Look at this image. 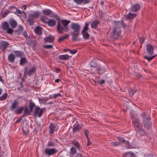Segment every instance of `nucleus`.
<instances>
[{
    "instance_id": "9d476101",
    "label": "nucleus",
    "mask_w": 157,
    "mask_h": 157,
    "mask_svg": "<svg viewBox=\"0 0 157 157\" xmlns=\"http://www.w3.org/2000/svg\"><path fill=\"white\" fill-rule=\"evenodd\" d=\"M43 13L46 15L49 16H49L50 17H53V16H56V15H55V13L52 11L50 10L49 9H46L43 10Z\"/></svg>"
},
{
    "instance_id": "aec40b11",
    "label": "nucleus",
    "mask_w": 157,
    "mask_h": 157,
    "mask_svg": "<svg viewBox=\"0 0 157 157\" xmlns=\"http://www.w3.org/2000/svg\"><path fill=\"white\" fill-rule=\"evenodd\" d=\"M100 23L99 21L98 20H96L93 21L91 24V26L92 28L96 29Z\"/></svg>"
},
{
    "instance_id": "0e129e2a",
    "label": "nucleus",
    "mask_w": 157,
    "mask_h": 157,
    "mask_svg": "<svg viewBox=\"0 0 157 157\" xmlns=\"http://www.w3.org/2000/svg\"><path fill=\"white\" fill-rule=\"evenodd\" d=\"M136 91L134 90H132L131 92H129V95L130 96H132L135 93Z\"/></svg>"
},
{
    "instance_id": "4d7b16f0",
    "label": "nucleus",
    "mask_w": 157,
    "mask_h": 157,
    "mask_svg": "<svg viewBox=\"0 0 157 157\" xmlns=\"http://www.w3.org/2000/svg\"><path fill=\"white\" fill-rule=\"evenodd\" d=\"M53 46L51 45H48L44 46V47L47 49H51L53 48Z\"/></svg>"
},
{
    "instance_id": "a18cd8bd",
    "label": "nucleus",
    "mask_w": 157,
    "mask_h": 157,
    "mask_svg": "<svg viewBox=\"0 0 157 157\" xmlns=\"http://www.w3.org/2000/svg\"><path fill=\"white\" fill-rule=\"evenodd\" d=\"M48 17H46L45 16H43L41 17L40 18V20L43 22L45 23H47L48 21H47L46 19Z\"/></svg>"
},
{
    "instance_id": "a878e982",
    "label": "nucleus",
    "mask_w": 157,
    "mask_h": 157,
    "mask_svg": "<svg viewBox=\"0 0 157 157\" xmlns=\"http://www.w3.org/2000/svg\"><path fill=\"white\" fill-rule=\"evenodd\" d=\"M81 129V127L78 124H75L73 126V133H75Z\"/></svg>"
},
{
    "instance_id": "9b49d317",
    "label": "nucleus",
    "mask_w": 157,
    "mask_h": 157,
    "mask_svg": "<svg viewBox=\"0 0 157 157\" xmlns=\"http://www.w3.org/2000/svg\"><path fill=\"white\" fill-rule=\"evenodd\" d=\"M146 49L147 52L149 55H151L153 54L154 49L151 44H147L146 45Z\"/></svg>"
},
{
    "instance_id": "de8ad7c7",
    "label": "nucleus",
    "mask_w": 157,
    "mask_h": 157,
    "mask_svg": "<svg viewBox=\"0 0 157 157\" xmlns=\"http://www.w3.org/2000/svg\"><path fill=\"white\" fill-rule=\"evenodd\" d=\"M55 144L52 141H50L48 142L47 146L48 147H54L55 146Z\"/></svg>"
},
{
    "instance_id": "b1692460",
    "label": "nucleus",
    "mask_w": 157,
    "mask_h": 157,
    "mask_svg": "<svg viewBox=\"0 0 157 157\" xmlns=\"http://www.w3.org/2000/svg\"><path fill=\"white\" fill-rule=\"evenodd\" d=\"M35 32L37 34L40 35L42 34V28L40 26L36 27L34 29Z\"/></svg>"
},
{
    "instance_id": "6e6d98bb",
    "label": "nucleus",
    "mask_w": 157,
    "mask_h": 157,
    "mask_svg": "<svg viewBox=\"0 0 157 157\" xmlns=\"http://www.w3.org/2000/svg\"><path fill=\"white\" fill-rule=\"evenodd\" d=\"M73 1L77 4H81L82 3V0H73Z\"/></svg>"
},
{
    "instance_id": "20e7f679",
    "label": "nucleus",
    "mask_w": 157,
    "mask_h": 157,
    "mask_svg": "<svg viewBox=\"0 0 157 157\" xmlns=\"http://www.w3.org/2000/svg\"><path fill=\"white\" fill-rule=\"evenodd\" d=\"M132 122L135 128L136 135L139 136H144L145 132L144 130L142 129V125L140 123V120L138 118H134L132 119Z\"/></svg>"
},
{
    "instance_id": "a211bd4d",
    "label": "nucleus",
    "mask_w": 157,
    "mask_h": 157,
    "mask_svg": "<svg viewBox=\"0 0 157 157\" xmlns=\"http://www.w3.org/2000/svg\"><path fill=\"white\" fill-rule=\"evenodd\" d=\"M54 37L52 36L51 35H49L48 37L44 38V41L46 42L52 43L54 41Z\"/></svg>"
},
{
    "instance_id": "412c9836",
    "label": "nucleus",
    "mask_w": 157,
    "mask_h": 157,
    "mask_svg": "<svg viewBox=\"0 0 157 157\" xmlns=\"http://www.w3.org/2000/svg\"><path fill=\"white\" fill-rule=\"evenodd\" d=\"M56 22L55 20L53 19H50L48 21L47 23L49 26L53 27L56 25Z\"/></svg>"
},
{
    "instance_id": "6e6552de",
    "label": "nucleus",
    "mask_w": 157,
    "mask_h": 157,
    "mask_svg": "<svg viewBox=\"0 0 157 157\" xmlns=\"http://www.w3.org/2000/svg\"><path fill=\"white\" fill-rule=\"evenodd\" d=\"M58 152V151L55 148H46L44 150L45 153L48 156H50L54 155Z\"/></svg>"
},
{
    "instance_id": "39448f33",
    "label": "nucleus",
    "mask_w": 157,
    "mask_h": 157,
    "mask_svg": "<svg viewBox=\"0 0 157 157\" xmlns=\"http://www.w3.org/2000/svg\"><path fill=\"white\" fill-rule=\"evenodd\" d=\"M143 118V124L144 128L148 129L151 127L152 124L151 118L148 116H147L146 112H144L142 115Z\"/></svg>"
},
{
    "instance_id": "7ed1b4c3",
    "label": "nucleus",
    "mask_w": 157,
    "mask_h": 157,
    "mask_svg": "<svg viewBox=\"0 0 157 157\" xmlns=\"http://www.w3.org/2000/svg\"><path fill=\"white\" fill-rule=\"evenodd\" d=\"M70 27L73 31L70 33L72 36L71 40L73 41H77L78 40V37L80 33V25L78 23H72Z\"/></svg>"
},
{
    "instance_id": "0eeeda50",
    "label": "nucleus",
    "mask_w": 157,
    "mask_h": 157,
    "mask_svg": "<svg viewBox=\"0 0 157 157\" xmlns=\"http://www.w3.org/2000/svg\"><path fill=\"white\" fill-rule=\"evenodd\" d=\"M28 68L27 67H26L24 68V76L25 78H26L27 75L31 76L36 71V69L35 67H33L30 69L28 71Z\"/></svg>"
},
{
    "instance_id": "338daca9",
    "label": "nucleus",
    "mask_w": 157,
    "mask_h": 157,
    "mask_svg": "<svg viewBox=\"0 0 157 157\" xmlns=\"http://www.w3.org/2000/svg\"><path fill=\"white\" fill-rule=\"evenodd\" d=\"M156 157L154 155H153L152 154H150L147 157Z\"/></svg>"
},
{
    "instance_id": "473e14b6",
    "label": "nucleus",
    "mask_w": 157,
    "mask_h": 157,
    "mask_svg": "<svg viewBox=\"0 0 157 157\" xmlns=\"http://www.w3.org/2000/svg\"><path fill=\"white\" fill-rule=\"evenodd\" d=\"M9 9L10 10H12L13 9H16V14H21L22 13V12L19 10H17V8L14 6H11L9 8Z\"/></svg>"
},
{
    "instance_id": "c9c22d12",
    "label": "nucleus",
    "mask_w": 157,
    "mask_h": 157,
    "mask_svg": "<svg viewBox=\"0 0 157 157\" xmlns=\"http://www.w3.org/2000/svg\"><path fill=\"white\" fill-rule=\"evenodd\" d=\"M69 36V34H67L66 36H64L62 37H59V39L58 40V42H60L63 41L65 39L67 38Z\"/></svg>"
},
{
    "instance_id": "a19ab883",
    "label": "nucleus",
    "mask_w": 157,
    "mask_h": 157,
    "mask_svg": "<svg viewBox=\"0 0 157 157\" xmlns=\"http://www.w3.org/2000/svg\"><path fill=\"white\" fill-rule=\"evenodd\" d=\"M8 94L7 93L3 94L0 97V101H2L6 99L7 97Z\"/></svg>"
},
{
    "instance_id": "f8f14e48",
    "label": "nucleus",
    "mask_w": 157,
    "mask_h": 157,
    "mask_svg": "<svg viewBox=\"0 0 157 157\" xmlns=\"http://www.w3.org/2000/svg\"><path fill=\"white\" fill-rule=\"evenodd\" d=\"M19 104V102L17 101V100H14L13 102L12 103L11 106L10 107V110L12 111L15 110L17 108Z\"/></svg>"
},
{
    "instance_id": "423d86ee",
    "label": "nucleus",
    "mask_w": 157,
    "mask_h": 157,
    "mask_svg": "<svg viewBox=\"0 0 157 157\" xmlns=\"http://www.w3.org/2000/svg\"><path fill=\"white\" fill-rule=\"evenodd\" d=\"M2 28L4 31H6V33L9 34H11L13 32V30L10 27L9 24L8 22L5 21L2 25Z\"/></svg>"
},
{
    "instance_id": "f3484780",
    "label": "nucleus",
    "mask_w": 157,
    "mask_h": 157,
    "mask_svg": "<svg viewBox=\"0 0 157 157\" xmlns=\"http://www.w3.org/2000/svg\"><path fill=\"white\" fill-rule=\"evenodd\" d=\"M39 101L40 103H42L43 104H47L46 101L49 100L48 98L47 97L41 98L38 97Z\"/></svg>"
},
{
    "instance_id": "3c124183",
    "label": "nucleus",
    "mask_w": 157,
    "mask_h": 157,
    "mask_svg": "<svg viewBox=\"0 0 157 157\" xmlns=\"http://www.w3.org/2000/svg\"><path fill=\"white\" fill-rule=\"evenodd\" d=\"M25 116V115L23 114L20 117V118L18 119L17 120V121L16 122V123H19L20 122H21V120Z\"/></svg>"
},
{
    "instance_id": "bf43d9fd",
    "label": "nucleus",
    "mask_w": 157,
    "mask_h": 157,
    "mask_svg": "<svg viewBox=\"0 0 157 157\" xmlns=\"http://www.w3.org/2000/svg\"><path fill=\"white\" fill-rule=\"evenodd\" d=\"M145 40V39L144 38L141 37L139 39L140 43L141 44H142Z\"/></svg>"
},
{
    "instance_id": "4c0bfd02",
    "label": "nucleus",
    "mask_w": 157,
    "mask_h": 157,
    "mask_svg": "<svg viewBox=\"0 0 157 157\" xmlns=\"http://www.w3.org/2000/svg\"><path fill=\"white\" fill-rule=\"evenodd\" d=\"M91 67L93 68L96 67L98 65L97 62L94 60L92 61L90 63Z\"/></svg>"
},
{
    "instance_id": "774afa93",
    "label": "nucleus",
    "mask_w": 157,
    "mask_h": 157,
    "mask_svg": "<svg viewBox=\"0 0 157 157\" xmlns=\"http://www.w3.org/2000/svg\"><path fill=\"white\" fill-rule=\"evenodd\" d=\"M87 145L89 146L91 143V141H90V140L89 138V139H87Z\"/></svg>"
},
{
    "instance_id": "603ef678",
    "label": "nucleus",
    "mask_w": 157,
    "mask_h": 157,
    "mask_svg": "<svg viewBox=\"0 0 157 157\" xmlns=\"http://www.w3.org/2000/svg\"><path fill=\"white\" fill-rule=\"evenodd\" d=\"M84 135L87 139H89V131L88 130H85L84 132Z\"/></svg>"
},
{
    "instance_id": "680f3d73",
    "label": "nucleus",
    "mask_w": 157,
    "mask_h": 157,
    "mask_svg": "<svg viewBox=\"0 0 157 157\" xmlns=\"http://www.w3.org/2000/svg\"><path fill=\"white\" fill-rule=\"evenodd\" d=\"M117 139L119 140L122 143H123L124 141L125 140H124V138H122L121 137L119 136L117 137Z\"/></svg>"
},
{
    "instance_id": "58836bf2",
    "label": "nucleus",
    "mask_w": 157,
    "mask_h": 157,
    "mask_svg": "<svg viewBox=\"0 0 157 157\" xmlns=\"http://www.w3.org/2000/svg\"><path fill=\"white\" fill-rule=\"evenodd\" d=\"M36 104L32 101H31L29 103V107L32 109H33L34 107H35Z\"/></svg>"
},
{
    "instance_id": "864d4df0",
    "label": "nucleus",
    "mask_w": 157,
    "mask_h": 157,
    "mask_svg": "<svg viewBox=\"0 0 157 157\" xmlns=\"http://www.w3.org/2000/svg\"><path fill=\"white\" fill-rule=\"evenodd\" d=\"M97 82L98 83L100 84L101 85L102 84H104L105 82V80L104 79L100 80L98 79V80L97 81Z\"/></svg>"
},
{
    "instance_id": "2eb2a0df",
    "label": "nucleus",
    "mask_w": 157,
    "mask_h": 157,
    "mask_svg": "<svg viewBox=\"0 0 157 157\" xmlns=\"http://www.w3.org/2000/svg\"><path fill=\"white\" fill-rule=\"evenodd\" d=\"M9 24H10L11 27L13 29L15 28L17 26V22L16 21L13 19H10L9 21Z\"/></svg>"
},
{
    "instance_id": "49530a36",
    "label": "nucleus",
    "mask_w": 157,
    "mask_h": 157,
    "mask_svg": "<svg viewBox=\"0 0 157 157\" xmlns=\"http://www.w3.org/2000/svg\"><path fill=\"white\" fill-rule=\"evenodd\" d=\"M89 26V25L87 23H85V26L83 27L82 30V33L84 32L85 31H87L88 29V27Z\"/></svg>"
},
{
    "instance_id": "c756f323",
    "label": "nucleus",
    "mask_w": 157,
    "mask_h": 157,
    "mask_svg": "<svg viewBox=\"0 0 157 157\" xmlns=\"http://www.w3.org/2000/svg\"><path fill=\"white\" fill-rule=\"evenodd\" d=\"M136 14L130 13L127 15L126 17L128 19H131L136 17Z\"/></svg>"
},
{
    "instance_id": "6ab92c4d",
    "label": "nucleus",
    "mask_w": 157,
    "mask_h": 157,
    "mask_svg": "<svg viewBox=\"0 0 157 157\" xmlns=\"http://www.w3.org/2000/svg\"><path fill=\"white\" fill-rule=\"evenodd\" d=\"M140 8V6L139 4H136L133 5L131 9L132 11L133 12L138 11Z\"/></svg>"
},
{
    "instance_id": "09e8293b",
    "label": "nucleus",
    "mask_w": 157,
    "mask_h": 157,
    "mask_svg": "<svg viewBox=\"0 0 157 157\" xmlns=\"http://www.w3.org/2000/svg\"><path fill=\"white\" fill-rule=\"evenodd\" d=\"M155 56L156 55H154L150 57H148V56H146L144 57V58L147 59L148 61H149L153 59Z\"/></svg>"
},
{
    "instance_id": "4be33fe9",
    "label": "nucleus",
    "mask_w": 157,
    "mask_h": 157,
    "mask_svg": "<svg viewBox=\"0 0 157 157\" xmlns=\"http://www.w3.org/2000/svg\"><path fill=\"white\" fill-rule=\"evenodd\" d=\"M56 127V126L54 124L52 123H50L49 126V132L50 134H52L53 133L55 130Z\"/></svg>"
},
{
    "instance_id": "e2e57ef3",
    "label": "nucleus",
    "mask_w": 157,
    "mask_h": 157,
    "mask_svg": "<svg viewBox=\"0 0 157 157\" xmlns=\"http://www.w3.org/2000/svg\"><path fill=\"white\" fill-rule=\"evenodd\" d=\"M69 51L72 54H75L77 53V50L76 49L73 50H70Z\"/></svg>"
},
{
    "instance_id": "37998d69",
    "label": "nucleus",
    "mask_w": 157,
    "mask_h": 157,
    "mask_svg": "<svg viewBox=\"0 0 157 157\" xmlns=\"http://www.w3.org/2000/svg\"><path fill=\"white\" fill-rule=\"evenodd\" d=\"M40 13L38 11H35L33 14H32V15L33 16V17L35 18H38L40 16Z\"/></svg>"
},
{
    "instance_id": "5701e85b",
    "label": "nucleus",
    "mask_w": 157,
    "mask_h": 157,
    "mask_svg": "<svg viewBox=\"0 0 157 157\" xmlns=\"http://www.w3.org/2000/svg\"><path fill=\"white\" fill-rule=\"evenodd\" d=\"M40 110V107L38 106H36L34 109V111L33 113V115L34 116L36 117L38 116V114Z\"/></svg>"
},
{
    "instance_id": "69168bd1",
    "label": "nucleus",
    "mask_w": 157,
    "mask_h": 157,
    "mask_svg": "<svg viewBox=\"0 0 157 157\" xmlns=\"http://www.w3.org/2000/svg\"><path fill=\"white\" fill-rule=\"evenodd\" d=\"M23 35L25 38L27 37L28 34L26 31H25L23 33Z\"/></svg>"
},
{
    "instance_id": "f704fd0d",
    "label": "nucleus",
    "mask_w": 157,
    "mask_h": 157,
    "mask_svg": "<svg viewBox=\"0 0 157 157\" xmlns=\"http://www.w3.org/2000/svg\"><path fill=\"white\" fill-rule=\"evenodd\" d=\"M82 33L84 39H87L90 36V35L86 31H85L83 33L82 31Z\"/></svg>"
},
{
    "instance_id": "f257e3e1",
    "label": "nucleus",
    "mask_w": 157,
    "mask_h": 157,
    "mask_svg": "<svg viewBox=\"0 0 157 157\" xmlns=\"http://www.w3.org/2000/svg\"><path fill=\"white\" fill-rule=\"evenodd\" d=\"M113 23L116 27H114L110 33V37L113 40H117L121 34V30L120 27L124 28L126 24L122 20L120 21H114Z\"/></svg>"
},
{
    "instance_id": "052dcab7",
    "label": "nucleus",
    "mask_w": 157,
    "mask_h": 157,
    "mask_svg": "<svg viewBox=\"0 0 157 157\" xmlns=\"http://www.w3.org/2000/svg\"><path fill=\"white\" fill-rule=\"evenodd\" d=\"M90 0H82V3L83 4H85L90 2Z\"/></svg>"
},
{
    "instance_id": "c03bdc74",
    "label": "nucleus",
    "mask_w": 157,
    "mask_h": 157,
    "mask_svg": "<svg viewBox=\"0 0 157 157\" xmlns=\"http://www.w3.org/2000/svg\"><path fill=\"white\" fill-rule=\"evenodd\" d=\"M73 144L75 146L77 149H79L80 148V144L79 143L76 141H73L72 142Z\"/></svg>"
},
{
    "instance_id": "13d9d810",
    "label": "nucleus",
    "mask_w": 157,
    "mask_h": 157,
    "mask_svg": "<svg viewBox=\"0 0 157 157\" xmlns=\"http://www.w3.org/2000/svg\"><path fill=\"white\" fill-rule=\"evenodd\" d=\"M53 97H54V98H56L58 97H62V95L61 94L59 93L57 94H54L53 95Z\"/></svg>"
},
{
    "instance_id": "79ce46f5",
    "label": "nucleus",
    "mask_w": 157,
    "mask_h": 157,
    "mask_svg": "<svg viewBox=\"0 0 157 157\" xmlns=\"http://www.w3.org/2000/svg\"><path fill=\"white\" fill-rule=\"evenodd\" d=\"M71 152L73 155H74L76 154L77 150L75 147H72L70 150Z\"/></svg>"
},
{
    "instance_id": "bb28decb",
    "label": "nucleus",
    "mask_w": 157,
    "mask_h": 157,
    "mask_svg": "<svg viewBox=\"0 0 157 157\" xmlns=\"http://www.w3.org/2000/svg\"><path fill=\"white\" fill-rule=\"evenodd\" d=\"M69 56L67 54L61 55L59 56L60 60H67L69 58Z\"/></svg>"
},
{
    "instance_id": "2f4dec72",
    "label": "nucleus",
    "mask_w": 157,
    "mask_h": 157,
    "mask_svg": "<svg viewBox=\"0 0 157 157\" xmlns=\"http://www.w3.org/2000/svg\"><path fill=\"white\" fill-rule=\"evenodd\" d=\"M28 62L26 58L25 57H22L21 58L20 61V64L21 65H23L26 64Z\"/></svg>"
},
{
    "instance_id": "1a4fd4ad",
    "label": "nucleus",
    "mask_w": 157,
    "mask_h": 157,
    "mask_svg": "<svg viewBox=\"0 0 157 157\" xmlns=\"http://www.w3.org/2000/svg\"><path fill=\"white\" fill-rule=\"evenodd\" d=\"M9 42L4 40L1 41L0 43V49L2 52L4 51L9 45Z\"/></svg>"
},
{
    "instance_id": "72a5a7b5",
    "label": "nucleus",
    "mask_w": 157,
    "mask_h": 157,
    "mask_svg": "<svg viewBox=\"0 0 157 157\" xmlns=\"http://www.w3.org/2000/svg\"><path fill=\"white\" fill-rule=\"evenodd\" d=\"M23 28L21 25L18 26V28L16 30H14L16 33H17L18 34H20L23 31Z\"/></svg>"
},
{
    "instance_id": "f03ea898",
    "label": "nucleus",
    "mask_w": 157,
    "mask_h": 157,
    "mask_svg": "<svg viewBox=\"0 0 157 157\" xmlns=\"http://www.w3.org/2000/svg\"><path fill=\"white\" fill-rule=\"evenodd\" d=\"M56 16H53V17L56 18V19L58 21V25L57 27V31L59 33L62 34L64 31L67 32L69 29L67 27L68 24L70 22V21L67 20H62L61 22L59 21L60 19L57 14Z\"/></svg>"
},
{
    "instance_id": "393cba45",
    "label": "nucleus",
    "mask_w": 157,
    "mask_h": 157,
    "mask_svg": "<svg viewBox=\"0 0 157 157\" xmlns=\"http://www.w3.org/2000/svg\"><path fill=\"white\" fill-rule=\"evenodd\" d=\"M96 70L98 73H103L106 71V69L104 67H96Z\"/></svg>"
},
{
    "instance_id": "dca6fc26",
    "label": "nucleus",
    "mask_w": 157,
    "mask_h": 157,
    "mask_svg": "<svg viewBox=\"0 0 157 157\" xmlns=\"http://www.w3.org/2000/svg\"><path fill=\"white\" fill-rule=\"evenodd\" d=\"M15 56L13 53H11L8 56V60L9 62L10 63H13L15 61Z\"/></svg>"
},
{
    "instance_id": "ddd939ff",
    "label": "nucleus",
    "mask_w": 157,
    "mask_h": 157,
    "mask_svg": "<svg viewBox=\"0 0 157 157\" xmlns=\"http://www.w3.org/2000/svg\"><path fill=\"white\" fill-rule=\"evenodd\" d=\"M33 109L29 108V109H28L27 106H25V108L24 110V113L23 114L25 117H26L29 115H30L33 111Z\"/></svg>"
},
{
    "instance_id": "7c9ffc66",
    "label": "nucleus",
    "mask_w": 157,
    "mask_h": 157,
    "mask_svg": "<svg viewBox=\"0 0 157 157\" xmlns=\"http://www.w3.org/2000/svg\"><path fill=\"white\" fill-rule=\"evenodd\" d=\"M135 154L131 152L125 153L123 155V157H135Z\"/></svg>"
},
{
    "instance_id": "ea45409f",
    "label": "nucleus",
    "mask_w": 157,
    "mask_h": 157,
    "mask_svg": "<svg viewBox=\"0 0 157 157\" xmlns=\"http://www.w3.org/2000/svg\"><path fill=\"white\" fill-rule=\"evenodd\" d=\"M123 143L125 144V147L127 148H131L132 146L128 141H126L125 140Z\"/></svg>"
},
{
    "instance_id": "8fccbe9b",
    "label": "nucleus",
    "mask_w": 157,
    "mask_h": 157,
    "mask_svg": "<svg viewBox=\"0 0 157 157\" xmlns=\"http://www.w3.org/2000/svg\"><path fill=\"white\" fill-rule=\"evenodd\" d=\"M111 144L112 145L116 147L119 145L120 143L119 142H112L111 143Z\"/></svg>"
},
{
    "instance_id": "c85d7f7f",
    "label": "nucleus",
    "mask_w": 157,
    "mask_h": 157,
    "mask_svg": "<svg viewBox=\"0 0 157 157\" xmlns=\"http://www.w3.org/2000/svg\"><path fill=\"white\" fill-rule=\"evenodd\" d=\"M13 52L15 54L16 56L17 57H21L24 55V53L21 51H14Z\"/></svg>"
},
{
    "instance_id": "5fc2aeb1",
    "label": "nucleus",
    "mask_w": 157,
    "mask_h": 157,
    "mask_svg": "<svg viewBox=\"0 0 157 157\" xmlns=\"http://www.w3.org/2000/svg\"><path fill=\"white\" fill-rule=\"evenodd\" d=\"M10 13L9 10H7L4 12V14L2 15V17H5Z\"/></svg>"
},
{
    "instance_id": "4468645a",
    "label": "nucleus",
    "mask_w": 157,
    "mask_h": 157,
    "mask_svg": "<svg viewBox=\"0 0 157 157\" xmlns=\"http://www.w3.org/2000/svg\"><path fill=\"white\" fill-rule=\"evenodd\" d=\"M34 19L32 14H30L29 15L28 22L29 25H34L35 23Z\"/></svg>"
},
{
    "instance_id": "e433bc0d",
    "label": "nucleus",
    "mask_w": 157,
    "mask_h": 157,
    "mask_svg": "<svg viewBox=\"0 0 157 157\" xmlns=\"http://www.w3.org/2000/svg\"><path fill=\"white\" fill-rule=\"evenodd\" d=\"M46 110V108L45 107H44L41 109L40 108V110H39L38 114V117H40L42 116L44 111H45Z\"/></svg>"
},
{
    "instance_id": "cd10ccee",
    "label": "nucleus",
    "mask_w": 157,
    "mask_h": 157,
    "mask_svg": "<svg viewBox=\"0 0 157 157\" xmlns=\"http://www.w3.org/2000/svg\"><path fill=\"white\" fill-rule=\"evenodd\" d=\"M25 108V107H24V106H21L18 108L17 109H15L14 110V113H15L17 114H21L22 112L24 110Z\"/></svg>"
}]
</instances>
